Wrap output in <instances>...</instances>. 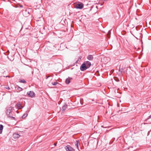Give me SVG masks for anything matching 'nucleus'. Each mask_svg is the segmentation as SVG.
<instances>
[{
    "mask_svg": "<svg viewBox=\"0 0 151 151\" xmlns=\"http://www.w3.org/2000/svg\"><path fill=\"white\" fill-rule=\"evenodd\" d=\"M111 34V30H109L107 34V35L108 36V37H109V36Z\"/></svg>",
    "mask_w": 151,
    "mask_h": 151,
    "instance_id": "nucleus-20",
    "label": "nucleus"
},
{
    "mask_svg": "<svg viewBox=\"0 0 151 151\" xmlns=\"http://www.w3.org/2000/svg\"><path fill=\"white\" fill-rule=\"evenodd\" d=\"M9 77V76H6V77Z\"/></svg>",
    "mask_w": 151,
    "mask_h": 151,
    "instance_id": "nucleus-32",
    "label": "nucleus"
},
{
    "mask_svg": "<svg viewBox=\"0 0 151 151\" xmlns=\"http://www.w3.org/2000/svg\"><path fill=\"white\" fill-rule=\"evenodd\" d=\"M71 27H73V26H72V25H71Z\"/></svg>",
    "mask_w": 151,
    "mask_h": 151,
    "instance_id": "nucleus-33",
    "label": "nucleus"
},
{
    "mask_svg": "<svg viewBox=\"0 0 151 151\" xmlns=\"http://www.w3.org/2000/svg\"><path fill=\"white\" fill-rule=\"evenodd\" d=\"M83 100V99H81L80 101V103L81 104H83L81 103V100Z\"/></svg>",
    "mask_w": 151,
    "mask_h": 151,
    "instance_id": "nucleus-28",
    "label": "nucleus"
},
{
    "mask_svg": "<svg viewBox=\"0 0 151 151\" xmlns=\"http://www.w3.org/2000/svg\"><path fill=\"white\" fill-rule=\"evenodd\" d=\"M97 72H98V73H99V71H97Z\"/></svg>",
    "mask_w": 151,
    "mask_h": 151,
    "instance_id": "nucleus-34",
    "label": "nucleus"
},
{
    "mask_svg": "<svg viewBox=\"0 0 151 151\" xmlns=\"http://www.w3.org/2000/svg\"><path fill=\"white\" fill-rule=\"evenodd\" d=\"M20 136V135L18 133H14L13 135V137L14 139H16L19 138Z\"/></svg>",
    "mask_w": 151,
    "mask_h": 151,
    "instance_id": "nucleus-9",
    "label": "nucleus"
},
{
    "mask_svg": "<svg viewBox=\"0 0 151 151\" xmlns=\"http://www.w3.org/2000/svg\"><path fill=\"white\" fill-rule=\"evenodd\" d=\"M80 143H79V140H76L75 146L77 147L78 150H79L78 145H80Z\"/></svg>",
    "mask_w": 151,
    "mask_h": 151,
    "instance_id": "nucleus-12",
    "label": "nucleus"
},
{
    "mask_svg": "<svg viewBox=\"0 0 151 151\" xmlns=\"http://www.w3.org/2000/svg\"><path fill=\"white\" fill-rule=\"evenodd\" d=\"M7 57L11 61H12V60H11V59H9V57L8 56H7Z\"/></svg>",
    "mask_w": 151,
    "mask_h": 151,
    "instance_id": "nucleus-29",
    "label": "nucleus"
},
{
    "mask_svg": "<svg viewBox=\"0 0 151 151\" xmlns=\"http://www.w3.org/2000/svg\"><path fill=\"white\" fill-rule=\"evenodd\" d=\"M54 145H55V146H56V144H54Z\"/></svg>",
    "mask_w": 151,
    "mask_h": 151,
    "instance_id": "nucleus-31",
    "label": "nucleus"
},
{
    "mask_svg": "<svg viewBox=\"0 0 151 151\" xmlns=\"http://www.w3.org/2000/svg\"><path fill=\"white\" fill-rule=\"evenodd\" d=\"M13 108L11 106L8 107L6 108V113L8 116L10 115H13L12 110Z\"/></svg>",
    "mask_w": 151,
    "mask_h": 151,
    "instance_id": "nucleus-2",
    "label": "nucleus"
},
{
    "mask_svg": "<svg viewBox=\"0 0 151 151\" xmlns=\"http://www.w3.org/2000/svg\"><path fill=\"white\" fill-rule=\"evenodd\" d=\"M28 115L27 113H24L22 116V118H24L26 117Z\"/></svg>",
    "mask_w": 151,
    "mask_h": 151,
    "instance_id": "nucleus-17",
    "label": "nucleus"
},
{
    "mask_svg": "<svg viewBox=\"0 0 151 151\" xmlns=\"http://www.w3.org/2000/svg\"><path fill=\"white\" fill-rule=\"evenodd\" d=\"M15 106H17L18 108L19 109H21L24 107V106L22 105V104L20 102H18L16 104Z\"/></svg>",
    "mask_w": 151,
    "mask_h": 151,
    "instance_id": "nucleus-7",
    "label": "nucleus"
},
{
    "mask_svg": "<svg viewBox=\"0 0 151 151\" xmlns=\"http://www.w3.org/2000/svg\"><path fill=\"white\" fill-rule=\"evenodd\" d=\"M3 127V126L2 124H0V134H1L2 133Z\"/></svg>",
    "mask_w": 151,
    "mask_h": 151,
    "instance_id": "nucleus-15",
    "label": "nucleus"
},
{
    "mask_svg": "<svg viewBox=\"0 0 151 151\" xmlns=\"http://www.w3.org/2000/svg\"><path fill=\"white\" fill-rule=\"evenodd\" d=\"M72 79V78L69 77L65 80V82L66 83L68 84H69L70 82V80Z\"/></svg>",
    "mask_w": 151,
    "mask_h": 151,
    "instance_id": "nucleus-8",
    "label": "nucleus"
},
{
    "mask_svg": "<svg viewBox=\"0 0 151 151\" xmlns=\"http://www.w3.org/2000/svg\"><path fill=\"white\" fill-rule=\"evenodd\" d=\"M19 82L24 83H26V81H25L24 79H22L20 80L19 81Z\"/></svg>",
    "mask_w": 151,
    "mask_h": 151,
    "instance_id": "nucleus-16",
    "label": "nucleus"
},
{
    "mask_svg": "<svg viewBox=\"0 0 151 151\" xmlns=\"http://www.w3.org/2000/svg\"><path fill=\"white\" fill-rule=\"evenodd\" d=\"M84 6L83 4L82 3H80L77 4L76 8L77 9H82Z\"/></svg>",
    "mask_w": 151,
    "mask_h": 151,
    "instance_id": "nucleus-4",
    "label": "nucleus"
},
{
    "mask_svg": "<svg viewBox=\"0 0 151 151\" xmlns=\"http://www.w3.org/2000/svg\"><path fill=\"white\" fill-rule=\"evenodd\" d=\"M5 88L8 90H9L11 89L9 86H6L5 87Z\"/></svg>",
    "mask_w": 151,
    "mask_h": 151,
    "instance_id": "nucleus-22",
    "label": "nucleus"
},
{
    "mask_svg": "<svg viewBox=\"0 0 151 151\" xmlns=\"http://www.w3.org/2000/svg\"><path fill=\"white\" fill-rule=\"evenodd\" d=\"M27 94L29 97L31 98H33L35 95V93L33 91H30L27 92Z\"/></svg>",
    "mask_w": 151,
    "mask_h": 151,
    "instance_id": "nucleus-5",
    "label": "nucleus"
},
{
    "mask_svg": "<svg viewBox=\"0 0 151 151\" xmlns=\"http://www.w3.org/2000/svg\"><path fill=\"white\" fill-rule=\"evenodd\" d=\"M87 58L89 60H92L93 59V55H89L87 57Z\"/></svg>",
    "mask_w": 151,
    "mask_h": 151,
    "instance_id": "nucleus-11",
    "label": "nucleus"
},
{
    "mask_svg": "<svg viewBox=\"0 0 151 151\" xmlns=\"http://www.w3.org/2000/svg\"><path fill=\"white\" fill-rule=\"evenodd\" d=\"M114 71V69H112L111 71V73H113Z\"/></svg>",
    "mask_w": 151,
    "mask_h": 151,
    "instance_id": "nucleus-24",
    "label": "nucleus"
},
{
    "mask_svg": "<svg viewBox=\"0 0 151 151\" xmlns=\"http://www.w3.org/2000/svg\"><path fill=\"white\" fill-rule=\"evenodd\" d=\"M151 118V115L149 116L148 118L146 119V120L147 122L149 121V120ZM150 123H151V122H150Z\"/></svg>",
    "mask_w": 151,
    "mask_h": 151,
    "instance_id": "nucleus-19",
    "label": "nucleus"
},
{
    "mask_svg": "<svg viewBox=\"0 0 151 151\" xmlns=\"http://www.w3.org/2000/svg\"><path fill=\"white\" fill-rule=\"evenodd\" d=\"M123 70V69L122 68H121V66H120L119 70V72H120V73H119V76H122V72Z\"/></svg>",
    "mask_w": 151,
    "mask_h": 151,
    "instance_id": "nucleus-10",
    "label": "nucleus"
},
{
    "mask_svg": "<svg viewBox=\"0 0 151 151\" xmlns=\"http://www.w3.org/2000/svg\"><path fill=\"white\" fill-rule=\"evenodd\" d=\"M65 149L66 151H75V150L69 145L66 146Z\"/></svg>",
    "mask_w": 151,
    "mask_h": 151,
    "instance_id": "nucleus-6",
    "label": "nucleus"
},
{
    "mask_svg": "<svg viewBox=\"0 0 151 151\" xmlns=\"http://www.w3.org/2000/svg\"><path fill=\"white\" fill-rule=\"evenodd\" d=\"M81 57H79L78 58V59H79V60H81Z\"/></svg>",
    "mask_w": 151,
    "mask_h": 151,
    "instance_id": "nucleus-26",
    "label": "nucleus"
},
{
    "mask_svg": "<svg viewBox=\"0 0 151 151\" xmlns=\"http://www.w3.org/2000/svg\"><path fill=\"white\" fill-rule=\"evenodd\" d=\"M91 63L88 61L84 62L80 67L81 71H84L89 68L91 66Z\"/></svg>",
    "mask_w": 151,
    "mask_h": 151,
    "instance_id": "nucleus-1",
    "label": "nucleus"
},
{
    "mask_svg": "<svg viewBox=\"0 0 151 151\" xmlns=\"http://www.w3.org/2000/svg\"><path fill=\"white\" fill-rule=\"evenodd\" d=\"M79 61V59H78L75 62V63H78V62Z\"/></svg>",
    "mask_w": 151,
    "mask_h": 151,
    "instance_id": "nucleus-25",
    "label": "nucleus"
},
{
    "mask_svg": "<svg viewBox=\"0 0 151 151\" xmlns=\"http://www.w3.org/2000/svg\"><path fill=\"white\" fill-rule=\"evenodd\" d=\"M67 105L66 103L62 107V110L64 111L65 110L66 108H67Z\"/></svg>",
    "mask_w": 151,
    "mask_h": 151,
    "instance_id": "nucleus-13",
    "label": "nucleus"
},
{
    "mask_svg": "<svg viewBox=\"0 0 151 151\" xmlns=\"http://www.w3.org/2000/svg\"><path fill=\"white\" fill-rule=\"evenodd\" d=\"M115 80L117 82H118L119 81V78L117 77H116V79H115Z\"/></svg>",
    "mask_w": 151,
    "mask_h": 151,
    "instance_id": "nucleus-23",
    "label": "nucleus"
},
{
    "mask_svg": "<svg viewBox=\"0 0 151 151\" xmlns=\"http://www.w3.org/2000/svg\"><path fill=\"white\" fill-rule=\"evenodd\" d=\"M58 83V82H54L52 83V84L53 85H56Z\"/></svg>",
    "mask_w": 151,
    "mask_h": 151,
    "instance_id": "nucleus-21",
    "label": "nucleus"
},
{
    "mask_svg": "<svg viewBox=\"0 0 151 151\" xmlns=\"http://www.w3.org/2000/svg\"><path fill=\"white\" fill-rule=\"evenodd\" d=\"M21 7H22V6H21Z\"/></svg>",
    "mask_w": 151,
    "mask_h": 151,
    "instance_id": "nucleus-35",
    "label": "nucleus"
},
{
    "mask_svg": "<svg viewBox=\"0 0 151 151\" xmlns=\"http://www.w3.org/2000/svg\"><path fill=\"white\" fill-rule=\"evenodd\" d=\"M12 115H10V114L8 116V117L11 118V119H13L15 120V118L14 117H13V116H12Z\"/></svg>",
    "mask_w": 151,
    "mask_h": 151,
    "instance_id": "nucleus-18",
    "label": "nucleus"
},
{
    "mask_svg": "<svg viewBox=\"0 0 151 151\" xmlns=\"http://www.w3.org/2000/svg\"><path fill=\"white\" fill-rule=\"evenodd\" d=\"M50 77V76H46V79H48V78H49Z\"/></svg>",
    "mask_w": 151,
    "mask_h": 151,
    "instance_id": "nucleus-27",
    "label": "nucleus"
},
{
    "mask_svg": "<svg viewBox=\"0 0 151 151\" xmlns=\"http://www.w3.org/2000/svg\"><path fill=\"white\" fill-rule=\"evenodd\" d=\"M22 13L24 17H27L29 16L30 12H29V10L25 9L23 11Z\"/></svg>",
    "mask_w": 151,
    "mask_h": 151,
    "instance_id": "nucleus-3",
    "label": "nucleus"
},
{
    "mask_svg": "<svg viewBox=\"0 0 151 151\" xmlns=\"http://www.w3.org/2000/svg\"><path fill=\"white\" fill-rule=\"evenodd\" d=\"M17 113H19V111H18V110H17Z\"/></svg>",
    "mask_w": 151,
    "mask_h": 151,
    "instance_id": "nucleus-30",
    "label": "nucleus"
},
{
    "mask_svg": "<svg viewBox=\"0 0 151 151\" xmlns=\"http://www.w3.org/2000/svg\"><path fill=\"white\" fill-rule=\"evenodd\" d=\"M15 88L18 90L19 91H22L23 90V88H22L18 86H16V87H15Z\"/></svg>",
    "mask_w": 151,
    "mask_h": 151,
    "instance_id": "nucleus-14",
    "label": "nucleus"
}]
</instances>
